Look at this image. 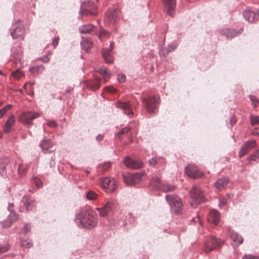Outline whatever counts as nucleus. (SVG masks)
I'll return each instance as SVG.
<instances>
[{
	"label": "nucleus",
	"mask_w": 259,
	"mask_h": 259,
	"mask_svg": "<svg viewBox=\"0 0 259 259\" xmlns=\"http://www.w3.org/2000/svg\"><path fill=\"white\" fill-rule=\"evenodd\" d=\"M75 222L80 228L92 229L97 225L98 218L94 212L80 210L76 214Z\"/></svg>",
	"instance_id": "1"
},
{
	"label": "nucleus",
	"mask_w": 259,
	"mask_h": 259,
	"mask_svg": "<svg viewBox=\"0 0 259 259\" xmlns=\"http://www.w3.org/2000/svg\"><path fill=\"white\" fill-rule=\"evenodd\" d=\"M166 200L170 205L171 210L177 214L182 213L183 203L181 199L176 194L166 195Z\"/></svg>",
	"instance_id": "2"
},
{
	"label": "nucleus",
	"mask_w": 259,
	"mask_h": 259,
	"mask_svg": "<svg viewBox=\"0 0 259 259\" xmlns=\"http://www.w3.org/2000/svg\"><path fill=\"white\" fill-rule=\"evenodd\" d=\"M224 241L214 236H209L206 238L203 251L208 253L224 244Z\"/></svg>",
	"instance_id": "3"
},
{
	"label": "nucleus",
	"mask_w": 259,
	"mask_h": 259,
	"mask_svg": "<svg viewBox=\"0 0 259 259\" xmlns=\"http://www.w3.org/2000/svg\"><path fill=\"white\" fill-rule=\"evenodd\" d=\"M190 195L193 202L196 204H199L205 201L202 191L197 185H194L190 190Z\"/></svg>",
	"instance_id": "4"
},
{
	"label": "nucleus",
	"mask_w": 259,
	"mask_h": 259,
	"mask_svg": "<svg viewBox=\"0 0 259 259\" xmlns=\"http://www.w3.org/2000/svg\"><path fill=\"white\" fill-rule=\"evenodd\" d=\"M143 104L149 113H153L156 110L158 104V99L155 97H149L142 99Z\"/></svg>",
	"instance_id": "5"
},
{
	"label": "nucleus",
	"mask_w": 259,
	"mask_h": 259,
	"mask_svg": "<svg viewBox=\"0 0 259 259\" xmlns=\"http://www.w3.org/2000/svg\"><path fill=\"white\" fill-rule=\"evenodd\" d=\"M25 29L20 22H17L12 25L10 33L13 39H23Z\"/></svg>",
	"instance_id": "6"
},
{
	"label": "nucleus",
	"mask_w": 259,
	"mask_h": 259,
	"mask_svg": "<svg viewBox=\"0 0 259 259\" xmlns=\"http://www.w3.org/2000/svg\"><path fill=\"white\" fill-rule=\"evenodd\" d=\"M100 184L107 193L114 191L117 188L115 180L112 178H104L101 179Z\"/></svg>",
	"instance_id": "7"
},
{
	"label": "nucleus",
	"mask_w": 259,
	"mask_h": 259,
	"mask_svg": "<svg viewBox=\"0 0 259 259\" xmlns=\"http://www.w3.org/2000/svg\"><path fill=\"white\" fill-rule=\"evenodd\" d=\"M40 114L31 111L23 112L20 116V120L25 124L32 125V120L39 117Z\"/></svg>",
	"instance_id": "8"
},
{
	"label": "nucleus",
	"mask_w": 259,
	"mask_h": 259,
	"mask_svg": "<svg viewBox=\"0 0 259 259\" xmlns=\"http://www.w3.org/2000/svg\"><path fill=\"white\" fill-rule=\"evenodd\" d=\"M143 176V173L137 172L135 174L123 175V178L125 183L130 186L135 185L138 184Z\"/></svg>",
	"instance_id": "9"
},
{
	"label": "nucleus",
	"mask_w": 259,
	"mask_h": 259,
	"mask_svg": "<svg viewBox=\"0 0 259 259\" xmlns=\"http://www.w3.org/2000/svg\"><path fill=\"white\" fill-rule=\"evenodd\" d=\"M115 208V203L112 201H108L105 205L102 208H97L100 212L101 217H106L108 214L112 213Z\"/></svg>",
	"instance_id": "10"
},
{
	"label": "nucleus",
	"mask_w": 259,
	"mask_h": 259,
	"mask_svg": "<svg viewBox=\"0 0 259 259\" xmlns=\"http://www.w3.org/2000/svg\"><path fill=\"white\" fill-rule=\"evenodd\" d=\"M185 172L187 175L193 179L201 178L203 175V173L198 170L195 164H190L185 168Z\"/></svg>",
	"instance_id": "11"
},
{
	"label": "nucleus",
	"mask_w": 259,
	"mask_h": 259,
	"mask_svg": "<svg viewBox=\"0 0 259 259\" xmlns=\"http://www.w3.org/2000/svg\"><path fill=\"white\" fill-rule=\"evenodd\" d=\"M125 165L131 168L138 169L143 166V162L139 159H133L126 157L124 160Z\"/></svg>",
	"instance_id": "12"
},
{
	"label": "nucleus",
	"mask_w": 259,
	"mask_h": 259,
	"mask_svg": "<svg viewBox=\"0 0 259 259\" xmlns=\"http://www.w3.org/2000/svg\"><path fill=\"white\" fill-rule=\"evenodd\" d=\"M115 105L117 108L121 110L125 114L129 117L133 115L134 113L131 109V105L128 102L118 101L116 102Z\"/></svg>",
	"instance_id": "13"
},
{
	"label": "nucleus",
	"mask_w": 259,
	"mask_h": 259,
	"mask_svg": "<svg viewBox=\"0 0 259 259\" xmlns=\"http://www.w3.org/2000/svg\"><path fill=\"white\" fill-rule=\"evenodd\" d=\"M256 145L255 140L248 141L245 142L241 147V149L239 151V156L240 157L244 156L251 149L255 147Z\"/></svg>",
	"instance_id": "14"
},
{
	"label": "nucleus",
	"mask_w": 259,
	"mask_h": 259,
	"mask_svg": "<svg viewBox=\"0 0 259 259\" xmlns=\"http://www.w3.org/2000/svg\"><path fill=\"white\" fill-rule=\"evenodd\" d=\"M243 16L245 20L249 22H253L259 19V9L256 13L246 10L243 12Z\"/></svg>",
	"instance_id": "15"
},
{
	"label": "nucleus",
	"mask_w": 259,
	"mask_h": 259,
	"mask_svg": "<svg viewBox=\"0 0 259 259\" xmlns=\"http://www.w3.org/2000/svg\"><path fill=\"white\" fill-rule=\"evenodd\" d=\"M220 214L219 212L215 209L211 210L207 217L208 221L215 225L218 224L220 221Z\"/></svg>",
	"instance_id": "16"
},
{
	"label": "nucleus",
	"mask_w": 259,
	"mask_h": 259,
	"mask_svg": "<svg viewBox=\"0 0 259 259\" xmlns=\"http://www.w3.org/2000/svg\"><path fill=\"white\" fill-rule=\"evenodd\" d=\"M163 3L164 4V10L168 15H171L172 12L175 10L176 0H163Z\"/></svg>",
	"instance_id": "17"
},
{
	"label": "nucleus",
	"mask_w": 259,
	"mask_h": 259,
	"mask_svg": "<svg viewBox=\"0 0 259 259\" xmlns=\"http://www.w3.org/2000/svg\"><path fill=\"white\" fill-rule=\"evenodd\" d=\"M243 31V28H240L239 31H235L234 29L225 28L221 30V33L225 35L227 38H232L237 36Z\"/></svg>",
	"instance_id": "18"
},
{
	"label": "nucleus",
	"mask_w": 259,
	"mask_h": 259,
	"mask_svg": "<svg viewBox=\"0 0 259 259\" xmlns=\"http://www.w3.org/2000/svg\"><path fill=\"white\" fill-rule=\"evenodd\" d=\"M15 116L10 115L3 126V131L5 134H9L11 131L12 126L15 124Z\"/></svg>",
	"instance_id": "19"
},
{
	"label": "nucleus",
	"mask_w": 259,
	"mask_h": 259,
	"mask_svg": "<svg viewBox=\"0 0 259 259\" xmlns=\"http://www.w3.org/2000/svg\"><path fill=\"white\" fill-rule=\"evenodd\" d=\"M117 15L118 13L116 10L108 11L105 15V23L107 24L114 23L116 20Z\"/></svg>",
	"instance_id": "20"
},
{
	"label": "nucleus",
	"mask_w": 259,
	"mask_h": 259,
	"mask_svg": "<svg viewBox=\"0 0 259 259\" xmlns=\"http://www.w3.org/2000/svg\"><path fill=\"white\" fill-rule=\"evenodd\" d=\"M161 185L162 182L160 179L156 176H153L151 178L149 186L153 190H156L160 189Z\"/></svg>",
	"instance_id": "21"
},
{
	"label": "nucleus",
	"mask_w": 259,
	"mask_h": 259,
	"mask_svg": "<svg viewBox=\"0 0 259 259\" xmlns=\"http://www.w3.org/2000/svg\"><path fill=\"white\" fill-rule=\"evenodd\" d=\"M229 182L227 178H222L218 179L215 183V187L219 190L225 188Z\"/></svg>",
	"instance_id": "22"
},
{
	"label": "nucleus",
	"mask_w": 259,
	"mask_h": 259,
	"mask_svg": "<svg viewBox=\"0 0 259 259\" xmlns=\"http://www.w3.org/2000/svg\"><path fill=\"white\" fill-rule=\"evenodd\" d=\"M80 45L82 49L88 52V50L90 49L93 46V43L90 38L82 37L80 42Z\"/></svg>",
	"instance_id": "23"
},
{
	"label": "nucleus",
	"mask_w": 259,
	"mask_h": 259,
	"mask_svg": "<svg viewBox=\"0 0 259 259\" xmlns=\"http://www.w3.org/2000/svg\"><path fill=\"white\" fill-rule=\"evenodd\" d=\"M79 30L81 33L93 34L95 31V26L92 24L82 25L79 27Z\"/></svg>",
	"instance_id": "24"
},
{
	"label": "nucleus",
	"mask_w": 259,
	"mask_h": 259,
	"mask_svg": "<svg viewBox=\"0 0 259 259\" xmlns=\"http://www.w3.org/2000/svg\"><path fill=\"white\" fill-rule=\"evenodd\" d=\"M39 146L43 152L46 153L49 151L50 148L52 147L53 143L50 139H44L40 143Z\"/></svg>",
	"instance_id": "25"
},
{
	"label": "nucleus",
	"mask_w": 259,
	"mask_h": 259,
	"mask_svg": "<svg viewBox=\"0 0 259 259\" xmlns=\"http://www.w3.org/2000/svg\"><path fill=\"white\" fill-rule=\"evenodd\" d=\"M18 218V215L15 212H12L10 213L8 220H6L3 223L4 228H7L10 227L12 224V222L14 221Z\"/></svg>",
	"instance_id": "26"
},
{
	"label": "nucleus",
	"mask_w": 259,
	"mask_h": 259,
	"mask_svg": "<svg viewBox=\"0 0 259 259\" xmlns=\"http://www.w3.org/2000/svg\"><path fill=\"white\" fill-rule=\"evenodd\" d=\"M98 72L100 74L103 76L104 80L107 81L108 79L110 77V71L106 67L100 68Z\"/></svg>",
	"instance_id": "27"
},
{
	"label": "nucleus",
	"mask_w": 259,
	"mask_h": 259,
	"mask_svg": "<svg viewBox=\"0 0 259 259\" xmlns=\"http://www.w3.org/2000/svg\"><path fill=\"white\" fill-rule=\"evenodd\" d=\"M7 161L8 162L7 158H4L0 160V175L3 177L7 176L5 163Z\"/></svg>",
	"instance_id": "28"
},
{
	"label": "nucleus",
	"mask_w": 259,
	"mask_h": 259,
	"mask_svg": "<svg viewBox=\"0 0 259 259\" xmlns=\"http://www.w3.org/2000/svg\"><path fill=\"white\" fill-rule=\"evenodd\" d=\"M103 57L107 63H111L113 62L112 56L111 55V52L108 50H103Z\"/></svg>",
	"instance_id": "29"
},
{
	"label": "nucleus",
	"mask_w": 259,
	"mask_h": 259,
	"mask_svg": "<svg viewBox=\"0 0 259 259\" xmlns=\"http://www.w3.org/2000/svg\"><path fill=\"white\" fill-rule=\"evenodd\" d=\"M231 238L234 242L241 244L243 242L242 237L237 233L233 232L232 233Z\"/></svg>",
	"instance_id": "30"
},
{
	"label": "nucleus",
	"mask_w": 259,
	"mask_h": 259,
	"mask_svg": "<svg viewBox=\"0 0 259 259\" xmlns=\"http://www.w3.org/2000/svg\"><path fill=\"white\" fill-rule=\"evenodd\" d=\"M160 189L164 192H171L175 190V186L167 184H162Z\"/></svg>",
	"instance_id": "31"
},
{
	"label": "nucleus",
	"mask_w": 259,
	"mask_h": 259,
	"mask_svg": "<svg viewBox=\"0 0 259 259\" xmlns=\"http://www.w3.org/2000/svg\"><path fill=\"white\" fill-rule=\"evenodd\" d=\"M131 128L128 126H126L122 128L119 131L116 135L117 137L120 138V136L122 135H131Z\"/></svg>",
	"instance_id": "32"
},
{
	"label": "nucleus",
	"mask_w": 259,
	"mask_h": 259,
	"mask_svg": "<svg viewBox=\"0 0 259 259\" xmlns=\"http://www.w3.org/2000/svg\"><path fill=\"white\" fill-rule=\"evenodd\" d=\"M97 194L93 191H89L86 194V197L89 200H94L97 198Z\"/></svg>",
	"instance_id": "33"
},
{
	"label": "nucleus",
	"mask_w": 259,
	"mask_h": 259,
	"mask_svg": "<svg viewBox=\"0 0 259 259\" xmlns=\"http://www.w3.org/2000/svg\"><path fill=\"white\" fill-rule=\"evenodd\" d=\"M249 119L252 125L259 124V116L251 115L249 116Z\"/></svg>",
	"instance_id": "34"
},
{
	"label": "nucleus",
	"mask_w": 259,
	"mask_h": 259,
	"mask_svg": "<svg viewBox=\"0 0 259 259\" xmlns=\"http://www.w3.org/2000/svg\"><path fill=\"white\" fill-rule=\"evenodd\" d=\"M12 105L11 104H8L0 110V118H2L4 117V116L6 114L7 112L9 110Z\"/></svg>",
	"instance_id": "35"
},
{
	"label": "nucleus",
	"mask_w": 259,
	"mask_h": 259,
	"mask_svg": "<svg viewBox=\"0 0 259 259\" xmlns=\"http://www.w3.org/2000/svg\"><path fill=\"white\" fill-rule=\"evenodd\" d=\"M259 159V149L257 150L255 153L251 154L249 157H248L247 159L249 162L252 161H256V159Z\"/></svg>",
	"instance_id": "36"
},
{
	"label": "nucleus",
	"mask_w": 259,
	"mask_h": 259,
	"mask_svg": "<svg viewBox=\"0 0 259 259\" xmlns=\"http://www.w3.org/2000/svg\"><path fill=\"white\" fill-rule=\"evenodd\" d=\"M45 67H44V65H39V66L32 67V68H31L30 69V70L32 73H35V72H39L40 71H42L45 70Z\"/></svg>",
	"instance_id": "37"
},
{
	"label": "nucleus",
	"mask_w": 259,
	"mask_h": 259,
	"mask_svg": "<svg viewBox=\"0 0 259 259\" xmlns=\"http://www.w3.org/2000/svg\"><path fill=\"white\" fill-rule=\"evenodd\" d=\"M24 205H25L27 210H32L33 209V207L34 206L33 202H30V201L28 199H26L24 202Z\"/></svg>",
	"instance_id": "38"
},
{
	"label": "nucleus",
	"mask_w": 259,
	"mask_h": 259,
	"mask_svg": "<svg viewBox=\"0 0 259 259\" xmlns=\"http://www.w3.org/2000/svg\"><path fill=\"white\" fill-rule=\"evenodd\" d=\"M89 85L92 90H96L100 88V83L98 80H95L91 82Z\"/></svg>",
	"instance_id": "39"
},
{
	"label": "nucleus",
	"mask_w": 259,
	"mask_h": 259,
	"mask_svg": "<svg viewBox=\"0 0 259 259\" xmlns=\"http://www.w3.org/2000/svg\"><path fill=\"white\" fill-rule=\"evenodd\" d=\"M11 75L13 76L14 77L16 78V79H19L23 75V73L21 71H20L19 69H18L16 71L13 72L11 73Z\"/></svg>",
	"instance_id": "40"
},
{
	"label": "nucleus",
	"mask_w": 259,
	"mask_h": 259,
	"mask_svg": "<svg viewBox=\"0 0 259 259\" xmlns=\"http://www.w3.org/2000/svg\"><path fill=\"white\" fill-rule=\"evenodd\" d=\"M21 246L25 248H30L32 246V243L27 240H21L20 241Z\"/></svg>",
	"instance_id": "41"
},
{
	"label": "nucleus",
	"mask_w": 259,
	"mask_h": 259,
	"mask_svg": "<svg viewBox=\"0 0 259 259\" xmlns=\"http://www.w3.org/2000/svg\"><path fill=\"white\" fill-rule=\"evenodd\" d=\"M33 183L37 188H40L42 186V183L41 181L36 177L33 178L32 179Z\"/></svg>",
	"instance_id": "42"
},
{
	"label": "nucleus",
	"mask_w": 259,
	"mask_h": 259,
	"mask_svg": "<svg viewBox=\"0 0 259 259\" xmlns=\"http://www.w3.org/2000/svg\"><path fill=\"white\" fill-rule=\"evenodd\" d=\"M250 100L251 101L252 105L254 107L257 106V105L258 103V100L256 99L255 96L253 95H249Z\"/></svg>",
	"instance_id": "43"
},
{
	"label": "nucleus",
	"mask_w": 259,
	"mask_h": 259,
	"mask_svg": "<svg viewBox=\"0 0 259 259\" xmlns=\"http://www.w3.org/2000/svg\"><path fill=\"white\" fill-rule=\"evenodd\" d=\"M9 249V245L6 244L5 245H0V253L7 252Z\"/></svg>",
	"instance_id": "44"
},
{
	"label": "nucleus",
	"mask_w": 259,
	"mask_h": 259,
	"mask_svg": "<svg viewBox=\"0 0 259 259\" xmlns=\"http://www.w3.org/2000/svg\"><path fill=\"white\" fill-rule=\"evenodd\" d=\"M31 226L29 224H26L22 229V231L24 234H26L30 230Z\"/></svg>",
	"instance_id": "45"
},
{
	"label": "nucleus",
	"mask_w": 259,
	"mask_h": 259,
	"mask_svg": "<svg viewBox=\"0 0 259 259\" xmlns=\"http://www.w3.org/2000/svg\"><path fill=\"white\" fill-rule=\"evenodd\" d=\"M117 79L120 82H124L126 79V76L124 74H120L118 76Z\"/></svg>",
	"instance_id": "46"
},
{
	"label": "nucleus",
	"mask_w": 259,
	"mask_h": 259,
	"mask_svg": "<svg viewBox=\"0 0 259 259\" xmlns=\"http://www.w3.org/2000/svg\"><path fill=\"white\" fill-rule=\"evenodd\" d=\"M59 40V36L55 37L53 39L52 44L54 48H56L57 46V45H58Z\"/></svg>",
	"instance_id": "47"
},
{
	"label": "nucleus",
	"mask_w": 259,
	"mask_h": 259,
	"mask_svg": "<svg viewBox=\"0 0 259 259\" xmlns=\"http://www.w3.org/2000/svg\"><path fill=\"white\" fill-rule=\"evenodd\" d=\"M243 259H259V256H254L250 254L245 255L243 257Z\"/></svg>",
	"instance_id": "48"
},
{
	"label": "nucleus",
	"mask_w": 259,
	"mask_h": 259,
	"mask_svg": "<svg viewBox=\"0 0 259 259\" xmlns=\"http://www.w3.org/2000/svg\"><path fill=\"white\" fill-rule=\"evenodd\" d=\"M47 124L49 127L53 128L56 127L58 125V124L54 121L52 120L48 121Z\"/></svg>",
	"instance_id": "49"
},
{
	"label": "nucleus",
	"mask_w": 259,
	"mask_h": 259,
	"mask_svg": "<svg viewBox=\"0 0 259 259\" xmlns=\"http://www.w3.org/2000/svg\"><path fill=\"white\" fill-rule=\"evenodd\" d=\"M192 221L194 222H198L200 226H202V223L201 221L200 216L198 215L196 218H193Z\"/></svg>",
	"instance_id": "50"
},
{
	"label": "nucleus",
	"mask_w": 259,
	"mask_h": 259,
	"mask_svg": "<svg viewBox=\"0 0 259 259\" xmlns=\"http://www.w3.org/2000/svg\"><path fill=\"white\" fill-rule=\"evenodd\" d=\"M109 35V33L108 31L102 30L101 31L100 34L99 35V37L100 39H101V37L103 36H108Z\"/></svg>",
	"instance_id": "51"
},
{
	"label": "nucleus",
	"mask_w": 259,
	"mask_h": 259,
	"mask_svg": "<svg viewBox=\"0 0 259 259\" xmlns=\"http://www.w3.org/2000/svg\"><path fill=\"white\" fill-rule=\"evenodd\" d=\"M157 158H152L149 160V164L151 165H155L157 163Z\"/></svg>",
	"instance_id": "52"
},
{
	"label": "nucleus",
	"mask_w": 259,
	"mask_h": 259,
	"mask_svg": "<svg viewBox=\"0 0 259 259\" xmlns=\"http://www.w3.org/2000/svg\"><path fill=\"white\" fill-rule=\"evenodd\" d=\"M236 122V117L234 116H231L230 120V125L231 126H233V125Z\"/></svg>",
	"instance_id": "53"
},
{
	"label": "nucleus",
	"mask_w": 259,
	"mask_h": 259,
	"mask_svg": "<svg viewBox=\"0 0 259 259\" xmlns=\"http://www.w3.org/2000/svg\"><path fill=\"white\" fill-rule=\"evenodd\" d=\"M81 12L83 14H85V15H88L90 14H91L92 15H96V13L91 12L89 10H83L81 11Z\"/></svg>",
	"instance_id": "54"
},
{
	"label": "nucleus",
	"mask_w": 259,
	"mask_h": 259,
	"mask_svg": "<svg viewBox=\"0 0 259 259\" xmlns=\"http://www.w3.org/2000/svg\"><path fill=\"white\" fill-rule=\"evenodd\" d=\"M251 134L253 135H259V128H255L252 132Z\"/></svg>",
	"instance_id": "55"
},
{
	"label": "nucleus",
	"mask_w": 259,
	"mask_h": 259,
	"mask_svg": "<svg viewBox=\"0 0 259 259\" xmlns=\"http://www.w3.org/2000/svg\"><path fill=\"white\" fill-rule=\"evenodd\" d=\"M104 138V135L99 134L97 136L96 139L97 141H101Z\"/></svg>",
	"instance_id": "56"
},
{
	"label": "nucleus",
	"mask_w": 259,
	"mask_h": 259,
	"mask_svg": "<svg viewBox=\"0 0 259 259\" xmlns=\"http://www.w3.org/2000/svg\"><path fill=\"white\" fill-rule=\"evenodd\" d=\"M105 89L110 93H115V90L112 87H106Z\"/></svg>",
	"instance_id": "57"
},
{
	"label": "nucleus",
	"mask_w": 259,
	"mask_h": 259,
	"mask_svg": "<svg viewBox=\"0 0 259 259\" xmlns=\"http://www.w3.org/2000/svg\"><path fill=\"white\" fill-rule=\"evenodd\" d=\"M41 60L44 62H48L50 60V59L47 56H45L41 58Z\"/></svg>",
	"instance_id": "58"
},
{
	"label": "nucleus",
	"mask_w": 259,
	"mask_h": 259,
	"mask_svg": "<svg viewBox=\"0 0 259 259\" xmlns=\"http://www.w3.org/2000/svg\"><path fill=\"white\" fill-rule=\"evenodd\" d=\"M13 206V204L12 203H9V205L8 206V209L9 211H10V213L12 212H14L12 209V208Z\"/></svg>",
	"instance_id": "59"
},
{
	"label": "nucleus",
	"mask_w": 259,
	"mask_h": 259,
	"mask_svg": "<svg viewBox=\"0 0 259 259\" xmlns=\"http://www.w3.org/2000/svg\"><path fill=\"white\" fill-rule=\"evenodd\" d=\"M222 202H221V203L220 204V205H225V204L227 202V200L225 198H223L222 200H221Z\"/></svg>",
	"instance_id": "60"
},
{
	"label": "nucleus",
	"mask_w": 259,
	"mask_h": 259,
	"mask_svg": "<svg viewBox=\"0 0 259 259\" xmlns=\"http://www.w3.org/2000/svg\"><path fill=\"white\" fill-rule=\"evenodd\" d=\"M114 47V43L113 42H110V48L108 49L109 52H111Z\"/></svg>",
	"instance_id": "61"
},
{
	"label": "nucleus",
	"mask_w": 259,
	"mask_h": 259,
	"mask_svg": "<svg viewBox=\"0 0 259 259\" xmlns=\"http://www.w3.org/2000/svg\"><path fill=\"white\" fill-rule=\"evenodd\" d=\"M51 161L50 162V164L51 165H52V164H54L55 163V156H53L51 158Z\"/></svg>",
	"instance_id": "62"
},
{
	"label": "nucleus",
	"mask_w": 259,
	"mask_h": 259,
	"mask_svg": "<svg viewBox=\"0 0 259 259\" xmlns=\"http://www.w3.org/2000/svg\"><path fill=\"white\" fill-rule=\"evenodd\" d=\"M21 169H22V166H21L20 165L19 166V168H18V171H20L21 170Z\"/></svg>",
	"instance_id": "63"
},
{
	"label": "nucleus",
	"mask_w": 259,
	"mask_h": 259,
	"mask_svg": "<svg viewBox=\"0 0 259 259\" xmlns=\"http://www.w3.org/2000/svg\"><path fill=\"white\" fill-rule=\"evenodd\" d=\"M164 50L163 49V50L162 51L160 52V53H161L162 54H163V55H166V54H165V53L163 52H164Z\"/></svg>",
	"instance_id": "64"
}]
</instances>
